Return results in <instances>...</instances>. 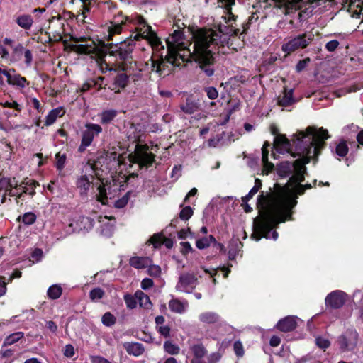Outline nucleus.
Returning a JSON list of instances; mask_svg holds the SVG:
<instances>
[{
	"instance_id": "nucleus-1",
	"label": "nucleus",
	"mask_w": 363,
	"mask_h": 363,
	"mask_svg": "<svg viewBox=\"0 0 363 363\" xmlns=\"http://www.w3.org/2000/svg\"><path fill=\"white\" fill-rule=\"evenodd\" d=\"M264 194L261 191L257 197L259 215L254 219L251 238L259 241L262 238L276 240L279 234L276 229L279 223L292 220L293 208L297 205L298 196L305 194L302 184L295 185L292 189L289 184L274 185V191Z\"/></svg>"
},
{
	"instance_id": "nucleus-2",
	"label": "nucleus",
	"mask_w": 363,
	"mask_h": 363,
	"mask_svg": "<svg viewBox=\"0 0 363 363\" xmlns=\"http://www.w3.org/2000/svg\"><path fill=\"white\" fill-rule=\"evenodd\" d=\"M172 41L167 39L171 45L177 46L181 53H184L198 63L200 69L207 77H211L214 74L213 65L215 63L214 52L211 49V45H218L220 43V35L213 30L200 29L194 35V50L191 52L189 48L179 41L182 39L183 33L180 29L175 30L171 34Z\"/></svg>"
},
{
	"instance_id": "nucleus-3",
	"label": "nucleus",
	"mask_w": 363,
	"mask_h": 363,
	"mask_svg": "<svg viewBox=\"0 0 363 363\" xmlns=\"http://www.w3.org/2000/svg\"><path fill=\"white\" fill-rule=\"evenodd\" d=\"M135 48V43L133 40H121L118 43L102 42L99 50L102 57L107 55L114 57L117 62V69L121 71L115 76L113 83L108 88L116 94L121 93L128 84L130 77L126 72L133 62V51Z\"/></svg>"
},
{
	"instance_id": "nucleus-4",
	"label": "nucleus",
	"mask_w": 363,
	"mask_h": 363,
	"mask_svg": "<svg viewBox=\"0 0 363 363\" xmlns=\"http://www.w3.org/2000/svg\"><path fill=\"white\" fill-rule=\"evenodd\" d=\"M296 136L298 145L303 143V140L308 137L309 138V143L301 149L300 152L293 154L294 157L296 155H301L302 157L291 163L292 169L294 172H307L306 164L311 162L312 157L317 160L321 153V150L326 145L325 140L330 138V135L328 130L323 127L317 129L315 127L309 126L305 132H298Z\"/></svg>"
},
{
	"instance_id": "nucleus-5",
	"label": "nucleus",
	"mask_w": 363,
	"mask_h": 363,
	"mask_svg": "<svg viewBox=\"0 0 363 363\" xmlns=\"http://www.w3.org/2000/svg\"><path fill=\"white\" fill-rule=\"evenodd\" d=\"M189 57L186 54L181 53L177 46L168 43L167 54L164 58L160 55L158 60H154L152 57L150 59L151 72L158 74L159 76H165L172 72L173 67H179L182 63L187 62Z\"/></svg>"
},
{
	"instance_id": "nucleus-6",
	"label": "nucleus",
	"mask_w": 363,
	"mask_h": 363,
	"mask_svg": "<svg viewBox=\"0 0 363 363\" xmlns=\"http://www.w3.org/2000/svg\"><path fill=\"white\" fill-rule=\"evenodd\" d=\"M86 164L90 166L95 177L101 181L108 174L112 177V174L116 173L117 167L121 164L120 155L116 152H99L95 160L89 159Z\"/></svg>"
},
{
	"instance_id": "nucleus-7",
	"label": "nucleus",
	"mask_w": 363,
	"mask_h": 363,
	"mask_svg": "<svg viewBox=\"0 0 363 363\" xmlns=\"http://www.w3.org/2000/svg\"><path fill=\"white\" fill-rule=\"evenodd\" d=\"M313 39L314 35L311 32L306 31L284 43L281 50L286 55H290L298 50L306 48Z\"/></svg>"
},
{
	"instance_id": "nucleus-8",
	"label": "nucleus",
	"mask_w": 363,
	"mask_h": 363,
	"mask_svg": "<svg viewBox=\"0 0 363 363\" xmlns=\"http://www.w3.org/2000/svg\"><path fill=\"white\" fill-rule=\"evenodd\" d=\"M359 333L355 328H347L337 338L336 343L341 352H352L357 346Z\"/></svg>"
},
{
	"instance_id": "nucleus-9",
	"label": "nucleus",
	"mask_w": 363,
	"mask_h": 363,
	"mask_svg": "<svg viewBox=\"0 0 363 363\" xmlns=\"http://www.w3.org/2000/svg\"><path fill=\"white\" fill-rule=\"evenodd\" d=\"M64 20L60 15L52 16L49 19L48 32L49 39L51 41L59 42L62 40V35L65 32ZM48 33V32H46Z\"/></svg>"
},
{
	"instance_id": "nucleus-10",
	"label": "nucleus",
	"mask_w": 363,
	"mask_h": 363,
	"mask_svg": "<svg viewBox=\"0 0 363 363\" xmlns=\"http://www.w3.org/2000/svg\"><path fill=\"white\" fill-rule=\"evenodd\" d=\"M198 279L194 274L183 273L179 276L177 289L187 293L191 292L196 286Z\"/></svg>"
},
{
	"instance_id": "nucleus-11",
	"label": "nucleus",
	"mask_w": 363,
	"mask_h": 363,
	"mask_svg": "<svg viewBox=\"0 0 363 363\" xmlns=\"http://www.w3.org/2000/svg\"><path fill=\"white\" fill-rule=\"evenodd\" d=\"M347 294L340 290H336L328 294L325 298V306L332 309L342 308L346 302Z\"/></svg>"
},
{
	"instance_id": "nucleus-12",
	"label": "nucleus",
	"mask_w": 363,
	"mask_h": 363,
	"mask_svg": "<svg viewBox=\"0 0 363 363\" xmlns=\"http://www.w3.org/2000/svg\"><path fill=\"white\" fill-rule=\"evenodd\" d=\"M128 21H130V17L123 16L122 12L118 13V14L115 16L114 21L111 23V26L108 28V41H111L115 35L121 33L123 26L128 23Z\"/></svg>"
},
{
	"instance_id": "nucleus-13",
	"label": "nucleus",
	"mask_w": 363,
	"mask_h": 363,
	"mask_svg": "<svg viewBox=\"0 0 363 363\" xmlns=\"http://www.w3.org/2000/svg\"><path fill=\"white\" fill-rule=\"evenodd\" d=\"M84 127L85 129L82 133V139L91 145L94 137L102 132V128L100 125L92 123H86Z\"/></svg>"
},
{
	"instance_id": "nucleus-14",
	"label": "nucleus",
	"mask_w": 363,
	"mask_h": 363,
	"mask_svg": "<svg viewBox=\"0 0 363 363\" xmlns=\"http://www.w3.org/2000/svg\"><path fill=\"white\" fill-rule=\"evenodd\" d=\"M155 155L152 152H136L134 157V162L137 163L140 169H148L152 167L155 160Z\"/></svg>"
},
{
	"instance_id": "nucleus-15",
	"label": "nucleus",
	"mask_w": 363,
	"mask_h": 363,
	"mask_svg": "<svg viewBox=\"0 0 363 363\" xmlns=\"http://www.w3.org/2000/svg\"><path fill=\"white\" fill-rule=\"evenodd\" d=\"M145 31H143V34L146 33V39L149 41L152 50L155 51L164 50V47L160 38L157 36V33L152 30V27L145 26Z\"/></svg>"
},
{
	"instance_id": "nucleus-16",
	"label": "nucleus",
	"mask_w": 363,
	"mask_h": 363,
	"mask_svg": "<svg viewBox=\"0 0 363 363\" xmlns=\"http://www.w3.org/2000/svg\"><path fill=\"white\" fill-rule=\"evenodd\" d=\"M297 327L296 318L294 316H286L278 321L276 325L277 330L288 333L294 330Z\"/></svg>"
},
{
	"instance_id": "nucleus-17",
	"label": "nucleus",
	"mask_w": 363,
	"mask_h": 363,
	"mask_svg": "<svg viewBox=\"0 0 363 363\" xmlns=\"http://www.w3.org/2000/svg\"><path fill=\"white\" fill-rule=\"evenodd\" d=\"M274 147L278 152H283L284 151L291 152L292 145L291 141L284 134L277 135L274 138Z\"/></svg>"
},
{
	"instance_id": "nucleus-18",
	"label": "nucleus",
	"mask_w": 363,
	"mask_h": 363,
	"mask_svg": "<svg viewBox=\"0 0 363 363\" xmlns=\"http://www.w3.org/2000/svg\"><path fill=\"white\" fill-rule=\"evenodd\" d=\"M123 347L129 355L133 357H140L145 351L144 345L138 342H125L123 343Z\"/></svg>"
},
{
	"instance_id": "nucleus-19",
	"label": "nucleus",
	"mask_w": 363,
	"mask_h": 363,
	"mask_svg": "<svg viewBox=\"0 0 363 363\" xmlns=\"http://www.w3.org/2000/svg\"><path fill=\"white\" fill-rule=\"evenodd\" d=\"M93 182L90 181L89 177L86 174L81 175L77 178L75 185L77 189L79 191V194L82 196H87L88 191Z\"/></svg>"
},
{
	"instance_id": "nucleus-20",
	"label": "nucleus",
	"mask_w": 363,
	"mask_h": 363,
	"mask_svg": "<svg viewBox=\"0 0 363 363\" xmlns=\"http://www.w3.org/2000/svg\"><path fill=\"white\" fill-rule=\"evenodd\" d=\"M101 184L98 186L99 193L96 194L97 201L105 205L108 203L107 190L111 191V182L106 179H101ZM111 194V192H109Z\"/></svg>"
},
{
	"instance_id": "nucleus-21",
	"label": "nucleus",
	"mask_w": 363,
	"mask_h": 363,
	"mask_svg": "<svg viewBox=\"0 0 363 363\" xmlns=\"http://www.w3.org/2000/svg\"><path fill=\"white\" fill-rule=\"evenodd\" d=\"M293 89H288L286 86L284 87L282 94L277 97V104L279 106L287 107L296 102L293 97Z\"/></svg>"
},
{
	"instance_id": "nucleus-22",
	"label": "nucleus",
	"mask_w": 363,
	"mask_h": 363,
	"mask_svg": "<svg viewBox=\"0 0 363 363\" xmlns=\"http://www.w3.org/2000/svg\"><path fill=\"white\" fill-rule=\"evenodd\" d=\"M269 146L270 143L268 141H265L262 147V161L263 163V169L264 171L266 172V174H269L274 168V164L269 161Z\"/></svg>"
},
{
	"instance_id": "nucleus-23",
	"label": "nucleus",
	"mask_w": 363,
	"mask_h": 363,
	"mask_svg": "<svg viewBox=\"0 0 363 363\" xmlns=\"http://www.w3.org/2000/svg\"><path fill=\"white\" fill-rule=\"evenodd\" d=\"M199 320L203 324L215 325L220 322V316L217 313L206 311L199 315Z\"/></svg>"
},
{
	"instance_id": "nucleus-24",
	"label": "nucleus",
	"mask_w": 363,
	"mask_h": 363,
	"mask_svg": "<svg viewBox=\"0 0 363 363\" xmlns=\"http://www.w3.org/2000/svg\"><path fill=\"white\" fill-rule=\"evenodd\" d=\"M224 4V9L225 16H223L225 23H230L231 21H236L238 16L235 15L232 12V6L235 4V0H220Z\"/></svg>"
},
{
	"instance_id": "nucleus-25",
	"label": "nucleus",
	"mask_w": 363,
	"mask_h": 363,
	"mask_svg": "<svg viewBox=\"0 0 363 363\" xmlns=\"http://www.w3.org/2000/svg\"><path fill=\"white\" fill-rule=\"evenodd\" d=\"M151 262L152 260L147 257L135 256L129 260L130 265L135 269L147 268Z\"/></svg>"
},
{
	"instance_id": "nucleus-26",
	"label": "nucleus",
	"mask_w": 363,
	"mask_h": 363,
	"mask_svg": "<svg viewBox=\"0 0 363 363\" xmlns=\"http://www.w3.org/2000/svg\"><path fill=\"white\" fill-rule=\"evenodd\" d=\"M235 21H231L230 23H226L228 25H224L220 23L218 25L217 28L220 33L223 35H226L229 36H237L240 35V29L235 28L233 26V23Z\"/></svg>"
},
{
	"instance_id": "nucleus-27",
	"label": "nucleus",
	"mask_w": 363,
	"mask_h": 363,
	"mask_svg": "<svg viewBox=\"0 0 363 363\" xmlns=\"http://www.w3.org/2000/svg\"><path fill=\"white\" fill-rule=\"evenodd\" d=\"M79 230L89 231L92 229L95 223L94 220L89 216H82L75 222Z\"/></svg>"
},
{
	"instance_id": "nucleus-28",
	"label": "nucleus",
	"mask_w": 363,
	"mask_h": 363,
	"mask_svg": "<svg viewBox=\"0 0 363 363\" xmlns=\"http://www.w3.org/2000/svg\"><path fill=\"white\" fill-rule=\"evenodd\" d=\"M65 111L62 107H58L51 110L46 116L45 125L47 126L53 124L57 118L62 117Z\"/></svg>"
},
{
	"instance_id": "nucleus-29",
	"label": "nucleus",
	"mask_w": 363,
	"mask_h": 363,
	"mask_svg": "<svg viewBox=\"0 0 363 363\" xmlns=\"http://www.w3.org/2000/svg\"><path fill=\"white\" fill-rule=\"evenodd\" d=\"M179 107L186 114H193L199 109L198 103L191 98H187L186 102L181 104Z\"/></svg>"
},
{
	"instance_id": "nucleus-30",
	"label": "nucleus",
	"mask_w": 363,
	"mask_h": 363,
	"mask_svg": "<svg viewBox=\"0 0 363 363\" xmlns=\"http://www.w3.org/2000/svg\"><path fill=\"white\" fill-rule=\"evenodd\" d=\"M118 112L114 109L105 110L99 114L100 123L102 125L110 124L117 116Z\"/></svg>"
},
{
	"instance_id": "nucleus-31",
	"label": "nucleus",
	"mask_w": 363,
	"mask_h": 363,
	"mask_svg": "<svg viewBox=\"0 0 363 363\" xmlns=\"http://www.w3.org/2000/svg\"><path fill=\"white\" fill-rule=\"evenodd\" d=\"M190 350L192 352L194 357L192 359H203L207 354V350L201 343H197L190 347Z\"/></svg>"
},
{
	"instance_id": "nucleus-32",
	"label": "nucleus",
	"mask_w": 363,
	"mask_h": 363,
	"mask_svg": "<svg viewBox=\"0 0 363 363\" xmlns=\"http://www.w3.org/2000/svg\"><path fill=\"white\" fill-rule=\"evenodd\" d=\"M242 243L239 240V239H236L235 240H233L230 242L229 250L228 253L230 260L235 259L239 251L240 250V247H242Z\"/></svg>"
},
{
	"instance_id": "nucleus-33",
	"label": "nucleus",
	"mask_w": 363,
	"mask_h": 363,
	"mask_svg": "<svg viewBox=\"0 0 363 363\" xmlns=\"http://www.w3.org/2000/svg\"><path fill=\"white\" fill-rule=\"evenodd\" d=\"M135 296L138 298L140 307L146 309H149L152 307V304L150 297L144 292L141 291H137L135 294Z\"/></svg>"
},
{
	"instance_id": "nucleus-34",
	"label": "nucleus",
	"mask_w": 363,
	"mask_h": 363,
	"mask_svg": "<svg viewBox=\"0 0 363 363\" xmlns=\"http://www.w3.org/2000/svg\"><path fill=\"white\" fill-rule=\"evenodd\" d=\"M292 172V165L290 162H281L277 167V174L282 178L289 177Z\"/></svg>"
},
{
	"instance_id": "nucleus-35",
	"label": "nucleus",
	"mask_w": 363,
	"mask_h": 363,
	"mask_svg": "<svg viewBox=\"0 0 363 363\" xmlns=\"http://www.w3.org/2000/svg\"><path fill=\"white\" fill-rule=\"evenodd\" d=\"M216 242V238L213 235H210L208 237H203L198 239L196 241V246L199 250H204L208 248L213 242Z\"/></svg>"
},
{
	"instance_id": "nucleus-36",
	"label": "nucleus",
	"mask_w": 363,
	"mask_h": 363,
	"mask_svg": "<svg viewBox=\"0 0 363 363\" xmlns=\"http://www.w3.org/2000/svg\"><path fill=\"white\" fill-rule=\"evenodd\" d=\"M62 294V288L60 284L51 285L47 291L48 297L52 300L59 298Z\"/></svg>"
},
{
	"instance_id": "nucleus-37",
	"label": "nucleus",
	"mask_w": 363,
	"mask_h": 363,
	"mask_svg": "<svg viewBox=\"0 0 363 363\" xmlns=\"http://www.w3.org/2000/svg\"><path fill=\"white\" fill-rule=\"evenodd\" d=\"M6 77L9 84L23 86V78L19 74H16L13 69L8 71Z\"/></svg>"
},
{
	"instance_id": "nucleus-38",
	"label": "nucleus",
	"mask_w": 363,
	"mask_h": 363,
	"mask_svg": "<svg viewBox=\"0 0 363 363\" xmlns=\"http://www.w3.org/2000/svg\"><path fill=\"white\" fill-rule=\"evenodd\" d=\"M36 186H39V184L35 180L24 178V194L33 195Z\"/></svg>"
},
{
	"instance_id": "nucleus-39",
	"label": "nucleus",
	"mask_w": 363,
	"mask_h": 363,
	"mask_svg": "<svg viewBox=\"0 0 363 363\" xmlns=\"http://www.w3.org/2000/svg\"><path fill=\"white\" fill-rule=\"evenodd\" d=\"M9 189H7L6 191H9V195L11 196H17L19 198L23 194V190L20 187L18 188V184L15 179L9 180Z\"/></svg>"
},
{
	"instance_id": "nucleus-40",
	"label": "nucleus",
	"mask_w": 363,
	"mask_h": 363,
	"mask_svg": "<svg viewBox=\"0 0 363 363\" xmlns=\"http://www.w3.org/2000/svg\"><path fill=\"white\" fill-rule=\"evenodd\" d=\"M169 309L177 313H182L184 311V306L183 303L178 299L173 298L169 302Z\"/></svg>"
},
{
	"instance_id": "nucleus-41",
	"label": "nucleus",
	"mask_w": 363,
	"mask_h": 363,
	"mask_svg": "<svg viewBox=\"0 0 363 363\" xmlns=\"http://www.w3.org/2000/svg\"><path fill=\"white\" fill-rule=\"evenodd\" d=\"M55 167L57 170L62 171L65 166V162L67 160V156L65 153H61V152H58L55 155Z\"/></svg>"
},
{
	"instance_id": "nucleus-42",
	"label": "nucleus",
	"mask_w": 363,
	"mask_h": 363,
	"mask_svg": "<svg viewBox=\"0 0 363 363\" xmlns=\"http://www.w3.org/2000/svg\"><path fill=\"white\" fill-rule=\"evenodd\" d=\"M164 350L169 354H178L179 353V347L171 341L167 340L164 342Z\"/></svg>"
},
{
	"instance_id": "nucleus-43",
	"label": "nucleus",
	"mask_w": 363,
	"mask_h": 363,
	"mask_svg": "<svg viewBox=\"0 0 363 363\" xmlns=\"http://www.w3.org/2000/svg\"><path fill=\"white\" fill-rule=\"evenodd\" d=\"M26 102L28 106L34 108L37 113L43 112V106H40V101L36 98H26Z\"/></svg>"
},
{
	"instance_id": "nucleus-44",
	"label": "nucleus",
	"mask_w": 363,
	"mask_h": 363,
	"mask_svg": "<svg viewBox=\"0 0 363 363\" xmlns=\"http://www.w3.org/2000/svg\"><path fill=\"white\" fill-rule=\"evenodd\" d=\"M102 323L107 327H111L116 323V318L111 313H105L101 318Z\"/></svg>"
},
{
	"instance_id": "nucleus-45",
	"label": "nucleus",
	"mask_w": 363,
	"mask_h": 363,
	"mask_svg": "<svg viewBox=\"0 0 363 363\" xmlns=\"http://www.w3.org/2000/svg\"><path fill=\"white\" fill-rule=\"evenodd\" d=\"M22 337V333H16L10 335L5 339L3 347H6L9 345L11 346L12 345L20 340Z\"/></svg>"
},
{
	"instance_id": "nucleus-46",
	"label": "nucleus",
	"mask_w": 363,
	"mask_h": 363,
	"mask_svg": "<svg viewBox=\"0 0 363 363\" xmlns=\"http://www.w3.org/2000/svg\"><path fill=\"white\" fill-rule=\"evenodd\" d=\"M349 149L345 141L342 140L337 145L335 148V153L342 157H345L348 153Z\"/></svg>"
},
{
	"instance_id": "nucleus-47",
	"label": "nucleus",
	"mask_w": 363,
	"mask_h": 363,
	"mask_svg": "<svg viewBox=\"0 0 363 363\" xmlns=\"http://www.w3.org/2000/svg\"><path fill=\"white\" fill-rule=\"evenodd\" d=\"M105 294L103 289L99 287L94 288L89 292V298L92 301L101 299Z\"/></svg>"
},
{
	"instance_id": "nucleus-48",
	"label": "nucleus",
	"mask_w": 363,
	"mask_h": 363,
	"mask_svg": "<svg viewBox=\"0 0 363 363\" xmlns=\"http://www.w3.org/2000/svg\"><path fill=\"white\" fill-rule=\"evenodd\" d=\"M194 213L192 208L189 206L182 208L179 213V218L182 220H188Z\"/></svg>"
},
{
	"instance_id": "nucleus-49",
	"label": "nucleus",
	"mask_w": 363,
	"mask_h": 363,
	"mask_svg": "<svg viewBox=\"0 0 363 363\" xmlns=\"http://www.w3.org/2000/svg\"><path fill=\"white\" fill-rule=\"evenodd\" d=\"M138 298L136 296H133L131 294H125L124 296V301L126 306L129 309H134L137 306Z\"/></svg>"
},
{
	"instance_id": "nucleus-50",
	"label": "nucleus",
	"mask_w": 363,
	"mask_h": 363,
	"mask_svg": "<svg viewBox=\"0 0 363 363\" xmlns=\"http://www.w3.org/2000/svg\"><path fill=\"white\" fill-rule=\"evenodd\" d=\"M128 23L135 25L143 26L144 31H145V26H150L142 16L138 14H136L135 19L133 17H130V21H128Z\"/></svg>"
},
{
	"instance_id": "nucleus-51",
	"label": "nucleus",
	"mask_w": 363,
	"mask_h": 363,
	"mask_svg": "<svg viewBox=\"0 0 363 363\" xmlns=\"http://www.w3.org/2000/svg\"><path fill=\"white\" fill-rule=\"evenodd\" d=\"M130 194V191H128L121 198L117 199L115 201L114 206L116 208H122L125 207L127 205L128 202Z\"/></svg>"
},
{
	"instance_id": "nucleus-52",
	"label": "nucleus",
	"mask_w": 363,
	"mask_h": 363,
	"mask_svg": "<svg viewBox=\"0 0 363 363\" xmlns=\"http://www.w3.org/2000/svg\"><path fill=\"white\" fill-rule=\"evenodd\" d=\"M164 235L162 233L154 234L149 240L155 247H159L162 245Z\"/></svg>"
},
{
	"instance_id": "nucleus-53",
	"label": "nucleus",
	"mask_w": 363,
	"mask_h": 363,
	"mask_svg": "<svg viewBox=\"0 0 363 363\" xmlns=\"http://www.w3.org/2000/svg\"><path fill=\"white\" fill-rule=\"evenodd\" d=\"M233 350L235 355L240 358L245 354V350L240 340H236L233 344Z\"/></svg>"
},
{
	"instance_id": "nucleus-54",
	"label": "nucleus",
	"mask_w": 363,
	"mask_h": 363,
	"mask_svg": "<svg viewBox=\"0 0 363 363\" xmlns=\"http://www.w3.org/2000/svg\"><path fill=\"white\" fill-rule=\"evenodd\" d=\"M147 274L152 277H159L161 274V268L158 265L151 264L147 267Z\"/></svg>"
},
{
	"instance_id": "nucleus-55",
	"label": "nucleus",
	"mask_w": 363,
	"mask_h": 363,
	"mask_svg": "<svg viewBox=\"0 0 363 363\" xmlns=\"http://www.w3.org/2000/svg\"><path fill=\"white\" fill-rule=\"evenodd\" d=\"M315 344L319 348L324 350L330 346V342L328 339L323 338L320 336L315 338Z\"/></svg>"
},
{
	"instance_id": "nucleus-56",
	"label": "nucleus",
	"mask_w": 363,
	"mask_h": 363,
	"mask_svg": "<svg viewBox=\"0 0 363 363\" xmlns=\"http://www.w3.org/2000/svg\"><path fill=\"white\" fill-rule=\"evenodd\" d=\"M208 99L214 100L218 97V91L213 86H206L203 89Z\"/></svg>"
},
{
	"instance_id": "nucleus-57",
	"label": "nucleus",
	"mask_w": 363,
	"mask_h": 363,
	"mask_svg": "<svg viewBox=\"0 0 363 363\" xmlns=\"http://www.w3.org/2000/svg\"><path fill=\"white\" fill-rule=\"evenodd\" d=\"M255 13H252L250 16H249V18H247V21L242 23V31L241 33H240V35H242L243 34H246L247 30L250 29V27L253 21V20H257L258 18L257 17H255Z\"/></svg>"
},
{
	"instance_id": "nucleus-58",
	"label": "nucleus",
	"mask_w": 363,
	"mask_h": 363,
	"mask_svg": "<svg viewBox=\"0 0 363 363\" xmlns=\"http://www.w3.org/2000/svg\"><path fill=\"white\" fill-rule=\"evenodd\" d=\"M156 330L162 336L165 338H169L171 335V328L169 325H161L157 327Z\"/></svg>"
},
{
	"instance_id": "nucleus-59",
	"label": "nucleus",
	"mask_w": 363,
	"mask_h": 363,
	"mask_svg": "<svg viewBox=\"0 0 363 363\" xmlns=\"http://www.w3.org/2000/svg\"><path fill=\"white\" fill-rule=\"evenodd\" d=\"M97 86V82H94V79H89L86 80L81 87V92H86L91 88Z\"/></svg>"
},
{
	"instance_id": "nucleus-60",
	"label": "nucleus",
	"mask_w": 363,
	"mask_h": 363,
	"mask_svg": "<svg viewBox=\"0 0 363 363\" xmlns=\"http://www.w3.org/2000/svg\"><path fill=\"white\" fill-rule=\"evenodd\" d=\"M310 62L311 59L309 57L299 60L296 65V71L297 72H302L306 69Z\"/></svg>"
},
{
	"instance_id": "nucleus-61",
	"label": "nucleus",
	"mask_w": 363,
	"mask_h": 363,
	"mask_svg": "<svg viewBox=\"0 0 363 363\" xmlns=\"http://www.w3.org/2000/svg\"><path fill=\"white\" fill-rule=\"evenodd\" d=\"M36 220V216L35 213L29 212L24 213V225H31Z\"/></svg>"
},
{
	"instance_id": "nucleus-62",
	"label": "nucleus",
	"mask_w": 363,
	"mask_h": 363,
	"mask_svg": "<svg viewBox=\"0 0 363 363\" xmlns=\"http://www.w3.org/2000/svg\"><path fill=\"white\" fill-rule=\"evenodd\" d=\"M180 245L182 246L181 253L183 255H186L189 252H193V248L191 247V245L189 242H182Z\"/></svg>"
},
{
	"instance_id": "nucleus-63",
	"label": "nucleus",
	"mask_w": 363,
	"mask_h": 363,
	"mask_svg": "<svg viewBox=\"0 0 363 363\" xmlns=\"http://www.w3.org/2000/svg\"><path fill=\"white\" fill-rule=\"evenodd\" d=\"M340 43L337 40H332L328 42L325 46L328 52H334L339 46Z\"/></svg>"
},
{
	"instance_id": "nucleus-64",
	"label": "nucleus",
	"mask_w": 363,
	"mask_h": 363,
	"mask_svg": "<svg viewBox=\"0 0 363 363\" xmlns=\"http://www.w3.org/2000/svg\"><path fill=\"white\" fill-rule=\"evenodd\" d=\"M154 285V281L150 278H145L141 282V288L143 290H147Z\"/></svg>"
}]
</instances>
